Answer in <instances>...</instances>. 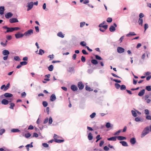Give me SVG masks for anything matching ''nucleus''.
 Here are the masks:
<instances>
[{"instance_id":"f257e3e1","label":"nucleus","mask_w":151,"mask_h":151,"mask_svg":"<svg viewBox=\"0 0 151 151\" xmlns=\"http://www.w3.org/2000/svg\"><path fill=\"white\" fill-rule=\"evenodd\" d=\"M54 139V141L58 143H61L64 142V139H58L62 138L58 136L57 134H55L53 137Z\"/></svg>"},{"instance_id":"f03ea898","label":"nucleus","mask_w":151,"mask_h":151,"mask_svg":"<svg viewBox=\"0 0 151 151\" xmlns=\"http://www.w3.org/2000/svg\"><path fill=\"white\" fill-rule=\"evenodd\" d=\"M150 128L149 127H145L141 135L142 138L146 134L149 133L150 132Z\"/></svg>"},{"instance_id":"7ed1b4c3","label":"nucleus","mask_w":151,"mask_h":151,"mask_svg":"<svg viewBox=\"0 0 151 151\" xmlns=\"http://www.w3.org/2000/svg\"><path fill=\"white\" fill-rule=\"evenodd\" d=\"M33 30L32 29H30L25 32L24 34V35H25L26 36H29L33 34Z\"/></svg>"},{"instance_id":"20e7f679","label":"nucleus","mask_w":151,"mask_h":151,"mask_svg":"<svg viewBox=\"0 0 151 151\" xmlns=\"http://www.w3.org/2000/svg\"><path fill=\"white\" fill-rule=\"evenodd\" d=\"M3 28L4 29H7L6 31L5 32V33L8 32H12L13 31V29L12 27H8L7 26H4Z\"/></svg>"},{"instance_id":"39448f33","label":"nucleus","mask_w":151,"mask_h":151,"mask_svg":"<svg viewBox=\"0 0 151 151\" xmlns=\"http://www.w3.org/2000/svg\"><path fill=\"white\" fill-rule=\"evenodd\" d=\"M12 100V99H10V101H8L6 99H3L2 100L1 102V103L4 105H7L9 103V102H11Z\"/></svg>"},{"instance_id":"423d86ee","label":"nucleus","mask_w":151,"mask_h":151,"mask_svg":"<svg viewBox=\"0 0 151 151\" xmlns=\"http://www.w3.org/2000/svg\"><path fill=\"white\" fill-rule=\"evenodd\" d=\"M15 36L16 38L18 39L23 37L24 36V34H21L20 32H17V33L15 34Z\"/></svg>"},{"instance_id":"0eeeda50","label":"nucleus","mask_w":151,"mask_h":151,"mask_svg":"<svg viewBox=\"0 0 151 151\" xmlns=\"http://www.w3.org/2000/svg\"><path fill=\"white\" fill-rule=\"evenodd\" d=\"M124 49L121 47H118L117 48V52L119 53H122L124 52Z\"/></svg>"},{"instance_id":"6e6552de","label":"nucleus","mask_w":151,"mask_h":151,"mask_svg":"<svg viewBox=\"0 0 151 151\" xmlns=\"http://www.w3.org/2000/svg\"><path fill=\"white\" fill-rule=\"evenodd\" d=\"M78 86L80 90H81L83 89L84 85L81 81L79 82L78 84Z\"/></svg>"},{"instance_id":"1a4fd4ad","label":"nucleus","mask_w":151,"mask_h":151,"mask_svg":"<svg viewBox=\"0 0 151 151\" xmlns=\"http://www.w3.org/2000/svg\"><path fill=\"white\" fill-rule=\"evenodd\" d=\"M33 6V3L32 2H30V3H28L27 5V11H28L30 10L32 8Z\"/></svg>"},{"instance_id":"9d476101","label":"nucleus","mask_w":151,"mask_h":151,"mask_svg":"<svg viewBox=\"0 0 151 151\" xmlns=\"http://www.w3.org/2000/svg\"><path fill=\"white\" fill-rule=\"evenodd\" d=\"M18 22V20L17 18H11L9 19V22L10 23H11Z\"/></svg>"},{"instance_id":"9b49d317","label":"nucleus","mask_w":151,"mask_h":151,"mask_svg":"<svg viewBox=\"0 0 151 151\" xmlns=\"http://www.w3.org/2000/svg\"><path fill=\"white\" fill-rule=\"evenodd\" d=\"M13 14L11 12H8L6 13L5 15V17L6 18L8 19L12 17Z\"/></svg>"},{"instance_id":"f8f14e48","label":"nucleus","mask_w":151,"mask_h":151,"mask_svg":"<svg viewBox=\"0 0 151 151\" xmlns=\"http://www.w3.org/2000/svg\"><path fill=\"white\" fill-rule=\"evenodd\" d=\"M10 53L7 50H5L2 51V54L4 55H8Z\"/></svg>"},{"instance_id":"ddd939ff","label":"nucleus","mask_w":151,"mask_h":151,"mask_svg":"<svg viewBox=\"0 0 151 151\" xmlns=\"http://www.w3.org/2000/svg\"><path fill=\"white\" fill-rule=\"evenodd\" d=\"M5 10L4 7L1 6L0 7V14L2 15L4 14Z\"/></svg>"},{"instance_id":"4468645a","label":"nucleus","mask_w":151,"mask_h":151,"mask_svg":"<svg viewBox=\"0 0 151 151\" xmlns=\"http://www.w3.org/2000/svg\"><path fill=\"white\" fill-rule=\"evenodd\" d=\"M71 89L73 91H76L78 90V88L76 85H72L70 87Z\"/></svg>"},{"instance_id":"2eb2a0df","label":"nucleus","mask_w":151,"mask_h":151,"mask_svg":"<svg viewBox=\"0 0 151 151\" xmlns=\"http://www.w3.org/2000/svg\"><path fill=\"white\" fill-rule=\"evenodd\" d=\"M56 99V97L55 95L52 94L50 97V100L52 101H54Z\"/></svg>"},{"instance_id":"dca6fc26","label":"nucleus","mask_w":151,"mask_h":151,"mask_svg":"<svg viewBox=\"0 0 151 151\" xmlns=\"http://www.w3.org/2000/svg\"><path fill=\"white\" fill-rule=\"evenodd\" d=\"M145 90L144 89L141 90L138 93V96H142L145 93Z\"/></svg>"},{"instance_id":"f3484780","label":"nucleus","mask_w":151,"mask_h":151,"mask_svg":"<svg viewBox=\"0 0 151 151\" xmlns=\"http://www.w3.org/2000/svg\"><path fill=\"white\" fill-rule=\"evenodd\" d=\"M117 138V136L113 137L107 138V140L109 141H116Z\"/></svg>"},{"instance_id":"a211bd4d","label":"nucleus","mask_w":151,"mask_h":151,"mask_svg":"<svg viewBox=\"0 0 151 151\" xmlns=\"http://www.w3.org/2000/svg\"><path fill=\"white\" fill-rule=\"evenodd\" d=\"M130 142L131 144L134 145L136 142V139L134 137H132L130 139Z\"/></svg>"},{"instance_id":"6ab92c4d","label":"nucleus","mask_w":151,"mask_h":151,"mask_svg":"<svg viewBox=\"0 0 151 151\" xmlns=\"http://www.w3.org/2000/svg\"><path fill=\"white\" fill-rule=\"evenodd\" d=\"M117 139L118 140H126V138L125 137L122 136H117Z\"/></svg>"},{"instance_id":"aec40b11","label":"nucleus","mask_w":151,"mask_h":151,"mask_svg":"<svg viewBox=\"0 0 151 151\" xmlns=\"http://www.w3.org/2000/svg\"><path fill=\"white\" fill-rule=\"evenodd\" d=\"M136 35V34L134 32H130L126 35V36L127 37H129L130 36L135 35Z\"/></svg>"},{"instance_id":"412c9836","label":"nucleus","mask_w":151,"mask_h":151,"mask_svg":"<svg viewBox=\"0 0 151 151\" xmlns=\"http://www.w3.org/2000/svg\"><path fill=\"white\" fill-rule=\"evenodd\" d=\"M99 27L101 28L102 27L105 30H106L108 27V25H104V24H100L99 25Z\"/></svg>"},{"instance_id":"4be33fe9","label":"nucleus","mask_w":151,"mask_h":151,"mask_svg":"<svg viewBox=\"0 0 151 151\" xmlns=\"http://www.w3.org/2000/svg\"><path fill=\"white\" fill-rule=\"evenodd\" d=\"M4 95L6 97H11L13 96V95L12 94L9 93H5L4 94Z\"/></svg>"},{"instance_id":"5701e85b","label":"nucleus","mask_w":151,"mask_h":151,"mask_svg":"<svg viewBox=\"0 0 151 151\" xmlns=\"http://www.w3.org/2000/svg\"><path fill=\"white\" fill-rule=\"evenodd\" d=\"M88 138L89 140H91L93 138V137L92 134L91 133H89L88 136Z\"/></svg>"},{"instance_id":"b1692460","label":"nucleus","mask_w":151,"mask_h":151,"mask_svg":"<svg viewBox=\"0 0 151 151\" xmlns=\"http://www.w3.org/2000/svg\"><path fill=\"white\" fill-rule=\"evenodd\" d=\"M120 143L122 145L124 146H127L128 145L127 142L124 141H120Z\"/></svg>"},{"instance_id":"393cba45","label":"nucleus","mask_w":151,"mask_h":151,"mask_svg":"<svg viewBox=\"0 0 151 151\" xmlns=\"http://www.w3.org/2000/svg\"><path fill=\"white\" fill-rule=\"evenodd\" d=\"M32 142L30 144H28L26 146V147L27 148V151H29V147H33V146L32 145Z\"/></svg>"},{"instance_id":"a878e982","label":"nucleus","mask_w":151,"mask_h":151,"mask_svg":"<svg viewBox=\"0 0 151 151\" xmlns=\"http://www.w3.org/2000/svg\"><path fill=\"white\" fill-rule=\"evenodd\" d=\"M116 30L115 27L113 26H111L109 28V30L111 32H113Z\"/></svg>"},{"instance_id":"bb28decb","label":"nucleus","mask_w":151,"mask_h":151,"mask_svg":"<svg viewBox=\"0 0 151 151\" xmlns=\"http://www.w3.org/2000/svg\"><path fill=\"white\" fill-rule=\"evenodd\" d=\"M57 35L61 38H63L64 37V35L61 32H59L57 34Z\"/></svg>"},{"instance_id":"cd10ccee","label":"nucleus","mask_w":151,"mask_h":151,"mask_svg":"<svg viewBox=\"0 0 151 151\" xmlns=\"http://www.w3.org/2000/svg\"><path fill=\"white\" fill-rule=\"evenodd\" d=\"M91 62L94 65H96L98 63L97 61L95 59L92 60H91Z\"/></svg>"},{"instance_id":"c85d7f7f","label":"nucleus","mask_w":151,"mask_h":151,"mask_svg":"<svg viewBox=\"0 0 151 151\" xmlns=\"http://www.w3.org/2000/svg\"><path fill=\"white\" fill-rule=\"evenodd\" d=\"M10 105V106L9 107V108L12 109H14V107L15 106V104L13 103H11L9 104Z\"/></svg>"},{"instance_id":"c756f323","label":"nucleus","mask_w":151,"mask_h":151,"mask_svg":"<svg viewBox=\"0 0 151 151\" xmlns=\"http://www.w3.org/2000/svg\"><path fill=\"white\" fill-rule=\"evenodd\" d=\"M85 89L86 90L89 91H92L93 90V89H91L90 87L88 86L87 85H86V86Z\"/></svg>"},{"instance_id":"7c9ffc66","label":"nucleus","mask_w":151,"mask_h":151,"mask_svg":"<svg viewBox=\"0 0 151 151\" xmlns=\"http://www.w3.org/2000/svg\"><path fill=\"white\" fill-rule=\"evenodd\" d=\"M53 66L52 65H51L49 66L48 68V69L50 71H51L53 70Z\"/></svg>"},{"instance_id":"2f4dec72","label":"nucleus","mask_w":151,"mask_h":151,"mask_svg":"<svg viewBox=\"0 0 151 151\" xmlns=\"http://www.w3.org/2000/svg\"><path fill=\"white\" fill-rule=\"evenodd\" d=\"M143 19H139L138 20V23L139 24L141 25V26H142L143 24Z\"/></svg>"},{"instance_id":"473e14b6","label":"nucleus","mask_w":151,"mask_h":151,"mask_svg":"<svg viewBox=\"0 0 151 151\" xmlns=\"http://www.w3.org/2000/svg\"><path fill=\"white\" fill-rule=\"evenodd\" d=\"M11 131L13 132H20V131L17 129H12L11 130Z\"/></svg>"},{"instance_id":"72a5a7b5","label":"nucleus","mask_w":151,"mask_h":151,"mask_svg":"<svg viewBox=\"0 0 151 151\" xmlns=\"http://www.w3.org/2000/svg\"><path fill=\"white\" fill-rule=\"evenodd\" d=\"M14 60L15 61H20L21 60L19 57L18 56H16L14 57Z\"/></svg>"},{"instance_id":"f704fd0d","label":"nucleus","mask_w":151,"mask_h":151,"mask_svg":"<svg viewBox=\"0 0 151 151\" xmlns=\"http://www.w3.org/2000/svg\"><path fill=\"white\" fill-rule=\"evenodd\" d=\"M45 53V52L44 50L40 49L39 50V53H38V54L42 55Z\"/></svg>"},{"instance_id":"c9c22d12","label":"nucleus","mask_w":151,"mask_h":151,"mask_svg":"<svg viewBox=\"0 0 151 151\" xmlns=\"http://www.w3.org/2000/svg\"><path fill=\"white\" fill-rule=\"evenodd\" d=\"M132 113V116L134 117H136L137 116V113L133 110H132L131 111Z\"/></svg>"},{"instance_id":"e433bc0d","label":"nucleus","mask_w":151,"mask_h":151,"mask_svg":"<svg viewBox=\"0 0 151 151\" xmlns=\"http://www.w3.org/2000/svg\"><path fill=\"white\" fill-rule=\"evenodd\" d=\"M10 86L9 83H8L6 86H5V88H4V91H6L9 88Z\"/></svg>"},{"instance_id":"4c0bfd02","label":"nucleus","mask_w":151,"mask_h":151,"mask_svg":"<svg viewBox=\"0 0 151 151\" xmlns=\"http://www.w3.org/2000/svg\"><path fill=\"white\" fill-rule=\"evenodd\" d=\"M126 89V86L124 85H122L120 87V89L121 90H125Z\"/></svg>"},{"instance_id":"58836bf2","label":"nucleus","mask_w":151,"mask_h":151,"mask_svg":"<svg viewBox=\"0 0 151 151\" xmlns=\"http://www.w3.org/2000/svg\"><path fill=\"white\" fill-rule=\"evenodd\" d=\"M114 85L116 88L117 89H119L121 87L120 85L118 83H115Z\"/></svg>"},{"instance_id":"ea45409f","label":"nucleus","mask_w":151,"mask_h":151,"mask_svg":"<svg viewBox=\"0 0 151 151\" xmlns=\"http://www.w3.org/2000/svg\"><path fill=\"white\" fill-rule=\"evenodd\" d=\"M86 43L84 41H82L80 43V45L82 46H86Z\"/></svg>"},{"instance_id":"a19ab883","label":"nucleus","mask_w":151,"mask_h":151,"mask_svg":"<svg viewBox=\"0 0 151 151\" xmlns=\"http://www.w3.org/2000/svg\"><path fill=\"white\" fill-rule=\"evenodd\" d=\"M42 104L45 107L47 106L48 105V103L46 101H43L42 102Z\"/></svg>"},{"instance_id":"79ce46f5","label":"nucleus","mask_w":151,"mask_h":151,"mask_svg":"<svg viewBox=\"0 0 151 151\" xmlns=\"http://www.w3.org/2000/svg\"><path fill=\"white\" fill-rule=\"evenodd\" d=\"M52 121H52V118L51 116H50L49 117V122H48V123H49V124H51L52 123Z\"/></svg>"},{"instance_id":"37998d69","label":"nucleus","mask_w":151,"mask_h":151,"mask_svg":"<svg viewBox=\"0 0 151 151\" xmlns=\"http://www.w3.org/2000/svg\"><path fill=\"white\" fill-rule=\"evenodd\" d=\"M96 114L95 112L92 113L90 115V117L91 118H93L96 116Z\"/></svg>"},{"instance_id":"c03bdc74","label":"nucleus","mask_w":151,"mask_h":151,"mask_svg":"<svg viewBox=\"0 0 151 151\" xmlns=\"http://www.w3.org/2000/svg\"><path fill=\"white\" fill-rule=\"evenodd\" d=\"M27 63V62L26 61L21 62L20 63L22 65H26Z\"/></svg>"},{"instance_id":"a18cd8bd","label":"nucleus","mask_w":151,"mask_h":151,"mask_svg":"<svg viewBox=\"0 0 151 151\" xmlns=\"http://www.w3.org/2000/svg\"><path fill=\"white\" fill-rule=\"evenodd\" d=\"M5 130L4 129H1L0 130V135H1L5 132Z\"/></svg>"},{"instance_id":"49530a36","label":"nucleus","mask_w":151,"mask_h":151,"mask_svg":"<svg viewBox=\"0 0 151 151\" xmlns=\"http://www.w3.org/2000/svg\"><path fill=\"white\" fill-rule=\"evenodd\" d=\"M146 89L149 91H151V87L150 86H147L146 87Z\"/></svg>"},{"instance_id":"de8ad7c7","label":"nucleus","mask_w":151,"mask_h":151,"mask_svg":"<svg viewBox=\"0 0 151 151\" xmlns=\"http://www.w3.org/2000/svg\"><path fill=\"white\" fill-rule=\"evenodd\" d=\"M95 57H96V59L97 60H102V58L100 56H99L98 55H95Z\"/></svg>"},{"instance_id":"09e8293b","label":"nucleus","mask_w":151,"mask_h":151,"mask_svg":"<svg viewBox=\"0 0 151 151\" xmlns=\"http://www.w3.org/2000/svg\"><path fill=\"white\" fill-rule=\"evenodd\" d=\"M106 127L107 128H109L111 127V124L110 123H107L106 125Z\"/></svg>"},{"instance_id":"8fccbe9b","label":"nucleus","mask_w":151,"mask_h":151,"mask_svg":"<svg viewBox=\"0 0 151 151\" xmlns=\"http://www.w3.org/2000/svg\"><path fill=\"white\" fill-rule=\"evenodd\" d=\"M106 21L108 22H111L112 21V18L109 17L107 19Z\"/></svg>"},{"instance_id":"3c124183","label":"nucleus","mask_w":151,"mask_h":151,"mask_svg":"<svg viewBox=\"0 0 151 151\" xmlns=\"http://www.w3.org/2000/svg\"><path fill=\"white\" fill-rule=\"evenodd\" d=\"M25 136L26 138H28L31 136V134L29 133H28L26 134L25 135Z\"/></svg>"},{"instance_id":"603ef678","label":"nucleus","mask_w":151,"mask_h":151,"mask_svg":"<svg viewBox=\"0 0 151 151\" xmlns=\"http://www.w3.org/2000/svg\"><path fill=\"white\" fill-rule=\"evenodd\" d=\"M122 130L120 129L118 131H117L114 134V135H119L121 131Z\"/></svg>"},{"instance_id":"864d4df0","label":"nucleus","mask_w":151,"mask_h":151,"mask_svg":"<svg viewBox=\"0 0 151 151\" xmlns=\"http://www.w3.org/2000/svg\"><path fill=\"white\" fill-rule=\"evenodd\" d=\"M81 60L83 62H85L86 61L85 58L83 56H82L81 58Z\"/></svg>"},{"instance_id":"5fc2aeb1","label":"nucleus","mask_w":151,"mask_h":151,"mask_svg":"<svg viewBox=\"0 0 151 151\" xmlns=\"http://www.w3.org/2000/svg\"><path fill=\"white\" fill-rule=\"evenodd\" d=\"M82 52L83 53L84 55H87L88 54V53L86 52L85 50H83Z\"/></svg>"},{"instance_id":"6e6d98bb","label":"nucleus","mask_w":151,"mask_h":151,"mask_svg":"<svg viewBox=\"0 0 151 151\" xmlns=\"http://www.w3.org/2000/svg\"><path fill=\"white\" fill-rule=\"evenodd\" d=\"M6 39L8 40H10L12 39V37L11 35H8L6 37Z\"/></svg>"},{"instance_id":"4d7b16f0","label":"nucleus","mask_w":151,"mask_h":151,"mask_svg":"<svg viewBox=\"0 0 151 151\" xmlns=\"http://www.w3.org/2000/svg\"><path fill=\"white\" fill-rule=\"evenodd\" d=\"M85 24V22H81V23H80V27H83Z\"/></svg>"},{"instance_id":"13d9d810","label":"nucleus","mask_w":151,"mask_h":151,"mask_svg":"<svg viewBox=\"0 0 151 151\" xmlns=\"http://www.w3.org/2000/svg\"><path fill=\"white\" fill-rule=\"evenodd\" d=\"M43 146L45 147H47L49 146V145L46 143H43L42 144Z\"/></svg>"},{"instance_id":"bf43d9fd","label":"nucleus","mask_w":151,"mask_h":151,"mask_svg":"<svg viewBox=\"0 0 151 151\" xmlns=\"http://www.w3.org/2000/svg\"><path fill=\"white\" fill-rule=\"evenodd\" d=\"M21 96L22 97H24L26 96V94L25 92H22L21 93Z\"/></svg>"},{"instance_id":"052dcab7","label":"nucleus","mask_w":151,"mask_h":151,"mask_svg":"<svg viewBox=\"0 0 151 151\" xmlns=\"http://www.w3.org/2000/svg\"><path fill=\"white\" fill-rule=\"evenodd\" d=\"M139 19H142V18L144 17V14L142 13H140L139 15Z\"/></svg>"},{"instance_id":"680f3d73","label":"nucleus","mask_w":151,"mask_h":151,"mask_svg":"<svg viewBox=\"0 0 151 151\" xmlns=\"http://www.w3.org/2000/svg\"><path fill=\"white\" fill-rule=\"evenodd\" d=\"M12 28L13 29V31H14V30H17L20 29V28L19 27H12Z\"/></svg>"},{"instance_id":"e2e57ef3","label":"nucleus","mask_w":151,"mask_h":151,"mask_svg":"<svg viewBox=\"0 0 151 151\" xmlns=\"http://www.w3.org/2000/svg\"><path fill=\"white\" fill-rule=\"evenodd\" d=\"M135 121L136 122H138L140 121L141 120V118L139 117H136L135 119Z\"/></svg>"},{"instance_id":"0e129e2a","label":"nucleus","mask_w":151,"mask_h":151,"mask_svg":"<svg viewBox=\"0 0 151 151\" xmlns=\"http://www.w3.org/2000/svg\"><path fill=\"white\" fill-rule=\"evenodd\" d=\"M144 29L145 30H146L147 29L148 27V25L147 24H145L144 25Z\"/></svg>"},{"instance_id":"69168bd1","label":"nucleus","mask_w":151,"mask_h":151,"mask_svg":"<svg viewBox=\"0 0 151 151\" xmlns=\"http://www.w3.org/2000/svg\"><path fill=\"white\" fill-rule=\"evenodd\" d=\"M104 143V141L103 140L101 141L99 144V146L101 147L102 146Z\"/></svg>"},{"instance_id":"338daca9","label":"nucleus","mask_w":151,"mask_h":151,"mask_svg":"<svg viewBox=\"0 0 151 151\" xmlns=\"http://www.w3.org/2000/svg\"><path fill=\"white\" fill-rule=\"evenodd\" d=\"M151 73L149 72H145L144 73V75L145 76H150L149 75Z\"/></svg>"},{"instance_id":"774afa93","label":"nucleus","mask_w":151,"mask_h":151,"mask_svg":"<svg viewBox=\"0 0 151 151\" xmlns=\"http://www.w3.org/2000/svg\"><path fill=\"white\" fill-rule=\"evenodd\" d=\"M146 118L147 119L151 120V116L150 115H147L146 116Z\"/></svg>"}]
</instances>
